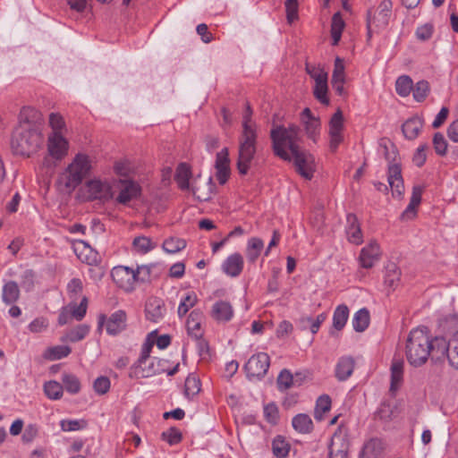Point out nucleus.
Listing matches in <instances>:
<instances>
[{
	"mask_svg": "<svg viewBox=\"0 0 458 458\" xmlns=\"http://www.w3.org/2000/svg\"><path fill=\"white\" fill-rule=\"evenodd\" d=\"M344 27H345V23L342 18L341 13L340 12L335 13L333 15L332 21H331V37H332V40H333L332 44L334 46L338 45Z\"/></svg>",
	"mask_w": 458,
	"mask_h": 458,
	"instance_id": "nucleus-34",
	"label": "nucleus"
},
{
	"mask_svg": "<svg viewBox=\"0 0 458 458\" xmlns=\"http://www.w3.org/2000/svg\"><path fill=\"white\" fill-rule=\"evenodd\" d=\"M198 301L197 295L195 293H189L180 302L178 307V316L180 318L186 315L191 308H192Z\"/></svg>",
	"mask_w": 458,
	"mask_h": 458,
	"instance_id": "nucleus-57",
	"label": "nucleus"
},
{
	"mask_svg": "<svg viewBox=\"0 0 458 458\" xmlns=\"http://www.w3.org/2000/svg\"><path fill=\"white\" fill-rule=\"evenodd\" d=\"M42 143V130L26 124L18 125L11 140V147L13 153L26 157H30L37 152Z\"/></svg>",
	"mask_w": 458,
	"mask_h": 458,
	"instance_id": "nucleus-4",
	"label": "nucleus"
},
{
	"mask_svg": "<svg viewBox=\"0 0 458 458\" xmlns=\"http://www.w3.org/2000/svg\"><path fill=\"white\" fill-rule=\"evenodd\" d=\"M222 269L229 276H238L243 269V258L240 253H233L226 258L222 264Z\"/></svg>",
	"mask_w": 458,
	"mask_h": 458,
	"instance_id": "nucleus-23",
	"label": "nucleus"
},
{
	"mask_svg": "<svg viewBox=\"0 0 458 458\" xmlns=\"http://www.w3.org/2000/svg\"><path fill=\"white\" fill-rule=\"evenodd\" d=\"M211 317L218 322H228L233 317V310L230 302L218 301L215 302L211 310Z\"/></svg>",
	"mask_w": 458,
	"mask_h": 458,
	"instance_id": "nucleus-25",
	"label": "nucleus"
},
{
	"mask_svg": "<svg viewBox=\"0 0 458 458\" xmlns=\"http://www.w3.org/2000/svg\"><path fill=\"white\" fill-rule=\"evenodd\" d=\"M215 167L216 176L220 184H225L231 174L228 148H224L216 154Z\"/></svg>",
	"mask_w": 458,
	"mask_h": 458,
	"instance_id": "nucleus-15",
	"label": "nucleus"
},
{
	"mask_svg": "<svg viewBox=\"0 0 458 458\" xmlns=\"http://www.w3.org/2000/svg\"><path fill=\"white\" fill-rule=\"evenodd\" d=\"M89 333V327L86 324H81L67 332L62 338V341H69L72 343L80 342L83 340Z\"/></svg>",
	"mask_w": 458,
	"mask_h": 458,
	"instance_id": "nucleus-36",
	"label": "nucleus"
},
{
	"mask_svg": "<svg viewBox=\"0 0 458 458\" xmlns=\"http://www.w3.org/2000/svg\"><path fill=\"white\" fill-rule=\"evenodd\" d=\"M347 225L345 228L348 241L355 245H360L363 242V235L360 225L356 215L349 213L346 216Z\"/></svg>",
	"mask_w": 458,
	"mask_h": 458,
	"instance_id": "nucleus-20",
	"label": "nucleus"
},
{
	"mask_svg": "<svg viewBox=\"0 0 458 458\" xmlns=\"http://www.w3.org/2000/svg\"><path fill=\"white\" fill-rule=\"evenodd\" d=\"M301 128L296 124H290L288 127L283 125L275 126L270 131L272 148L276 156L285 161H292L290 154L285 150V147L291 148L299 147L298 141L301 140Z\"/></svg>",
	"mask_w": 458,
	"mask_h": 458,
	"instance_id": "nucleus-5",
	"label": "nucleus"
},
{
	"mask_svg": "<svg viewBox=\"0 0 458 458\" xmlns=\"http://www.w3.org/2000/svg\"><path fill=\"white\" fill-rule=\"evenodd\" d=\"M200 380L194 375H189L185 379L184 394L188 398L193 397L200 391Z\"/></svg>",
	"mask_w": 458,
	"mask_h": 458,
	"instance_id": "nucleus-49",
	"label": "nucleus"
},
{
	"mask_svg": "<svg viewBox=\"0 0 458 458\" xmlns=\"http://www.w3.org/2000/svg\"><path fill=\"white\" fill-rule=\"evenodd\" d=\"M252 109L249 103L242 116V131L239 138L238 158L236 167L241 175L248 174L256 154V124L251 120Z\"/></svg>",
	"mask_w": 458,
	"mask_h": 458,
	"instance_id": "nucleus-1",
	"label": "nucleus"
},
{
	"mask_svg": "<svg viewBox=\"0 0 458 458\" xmlns=\"http://www.w3.org/2000/svg\"><path fill=\"white\" fill-rule=\"evenodd\" d=\"M381 251L376 241H370L360 250L359 260L363 268H371L380 259Z\"/></svg>",
	"mask_w": 458,
	"mask_h": 458,
	"instance_id": "nucleus-13",
	"label": "nucleus"
},
{
	"mask_svg": "<svg viewBox=\"0 0 458 458\" xmlns=\"http://www.w3.org/2000/svg\"><path fill=\"white\" fill-rule=\"evenodd\" d=\"M302 123L304 124L307 136L315 141L320 127L319 119L317 117L311 118L310 120L302 119Z\"/></svg>",
	"mask_w": 458,
	"mask_h": 458,
	"instance_id": "nucleus-58",
	"label": "nucleus"
},
{
	"mask_svg": "<svg viewBox=\"0 0 458 458\" xmlns=\"http://www.w3.org/2000/svg\"><path fill=\"white\" fill-rule=\"evenodd\" d=\"M91 160L89 156L79 153L72 163L61 173L57 179L59 190L65 193H72L89 175Z\"/></svg>",
	"mask_w": 458,
	"mask_h": 458,
	"instance_id": "nucleus-2",
	"label": "nucleus"
},
{
	"mask_svg": "<svg viewBox=\"0 0 458 458\" xmlns=\"http://www.w3.org/2000/svg\"><path fill=\"white\" fill-rule=\"evenodd\" d=\"M132 245L138 252L142 254L150 251L156 246V244L152 242L151 239L146 236L135 237L132 242Z\"/></svg>",
	"mask_w": 458,
	"mask_h": 458,
	"instance_id": "nucleus-54",
	"label": "nucleus"
},
{
	"mask_svg": "<svg viewBox=\"0 0 458 458\" xmlns=\"http://www.w3.org/2000/svg\"><path fill=\"white\" fill-rule=\"evenodd\" d=\"M380 147L384 148V156L385 158L388 161V165L398 164L396 162L398 157V150L390 140H382L380 142Z\"/></svg>",
	"mask_w": 458,
	"mask_h": 458,
	"instance_id": "nucleus-52",
	"label": "nucleus"
},
{
	"mask_svg": "<svg viewBox=\"0 0 458 458\" xmlns=\"http://www.w3.org/2000/svg\"><path fill=\"white\" fill-rule=\"evenodd\" d=\"M46 395L52 400H58L63 396L64 386L57 381L51 380L44 385Z\"/></svg>",
	"mask_w": 458,
	"mask_h": 458,
	"instance_id": "nucleus-46",
	"label": "nucleus"
},
{
	"mask_svg": "<svg viewBox=\"0 0 458 458\" xmlns=\"http://www.w3.org/2000/svg\"><path fill=\"white\" fill-rule=\"evenodd\" d=\"M349 309L346 305L341 304L336 307L333 315V327L336 330H342L348 319Z\"/></svg>",
	"mask_w": 458,
	"mask_h": 458,
	"instance_id": "nucleus-37",
	"label": "nucleus"
},
{
	"mask_svg": "<svg viewBox=\"0 0 458 458\" xmlns=\"http://www.w3.org/2000/svg\"><path fill=\"white\" fill-rule=\"evenodd\" d=\"M26 124L30 127L43 128V117L40 111L32 106H24L19 114V125Z\"/></svg>",
	"mask_w": 458,
	"mask_h": 458,
	"instance_id": "nucleus-17",
	"label": "nucleus"
},
{
	"mask_svg": "<svg viewBox=\"0 0 458 458\" xmlns=\"http://www.w3.org/2000/svg\"><path fill=\"white\" fill-rule=\"evenodd\" d=\"M72 352V349L67 345H57L48 350V359L51 360H61L67 357Z\"/></svg>",
	"mask_w": 458,
	"mask_h": 458,
	"instance_id": "nucleus-59",
	"label": "nucleus"
},
{
	"mask_svg": "<svg viewBox=\"0 0 458 458\" xmlns=\"http://www.w3.org/2000/svg\"><path fill=\"white\" fill-rule=\"evenodd\" d=\"M62 383L65 390L72 394H76L81 390V382L79 378L73 374H63Z\"/></svg>",
	"mask_w": 458,
	"mask_h": 458,
	"instance_id": "nucleus-43",
	"label": "nucleus"
},
{
	"mask_svg": "<svg viewBox=\"0 0 458 458\" xmlns=\"http://www.w3.org/2000/svg\"><path fill=\"white\" fill-rule=\"evenodd\" d=\"M191 177V171L186 163H181L175 174V181L181 190H190V179Z\"/></svg>",
	"mask_w": 458,
	"mask_h": 458,
	"instance_id": "nucleus-32",
	"label": "nucleus"
},
{
	"mask_svg": "<svg viewBox=\"0 0 458 458\" xmlns=\"http://www.w3.org/2000/svg\"><path fill=\"white\" fill-rule=\"evenodd\" d=\"M119 189L120 192L116 198V201L123 205L138 198L141 191L140 186L131 180H121L119 182Z\"/></svg>",
	"mask_w": 458,
	"mask_h": 458,
	"instance_id": "nucleus-16",
	"label": "nucleus"
},
{
	"mask_svg": "<svg viewBox=\"0 0 458 458\" xmlns=\"http://www.w3.org/2000/svg\"><path fill=\"white\" fill-rule=\"evenodd\" d=\"M293 427L300 433H310L313 428V422L309 415L300 413L293 417Z\"/></svg>",
	"mask_w": 458,
	"mask_h": 458,
	"instance_id": "nucleus-35",
	"label": "nucleus"
},
{
	"mask_svg": "<svg viewBox=\"0 0 458 458\" xmlns=\"http://www.w3.org/2000/svg\"><path fill=\"white\" fill-rule=\"evenodd\" d=\"M393 13L392 0H382L377 8L370 7L367 11V37L369 40L373 33L386 29Z\"/></svg>",
	"mask_w": 458,
	"mask_h": 458,
	"instance_id": "nucleus-6",
	"label": "nucleus"
},
{
	"mask_svg": "<svg viewBox=\"0 0 458 458\" xmlns=\"http://www.w3.org/2000/svg\"><path fill=\"white\" fill-rule=\"evenodd\" d=\"M273 454L277 458H285L290 451V445L285 441V439L277 436L272 443Z\"/></svg>",
	"mask_w": 458,
	"mask_h": 458,
	"instance_id": "nucleus-45",
	"label": "nucleus"
},
{
	"mask_svg": "<svg viewBox=\"0 0 458 458\" xmlns=\"http://www.w3.org/2000/svg\"><path fill=\"white\" fill-rule=\"evenodd\" d=\"M447 360L451 367L458 369V331L449 341Z\"/></svg>",
	"mask_w": 458,
	"mask_h": 458,
	"instance_id": "nucleus-48",
	"label": "nucleus"
},
{
	"mask_svg": "<svg viewBox=\"0 0 458 458\" xmlns=\"http://www.w3.org/2000/svg\"><path fill=\"white\" fill-rule=\"evenodd\" d=\"M345 81V73H344V60L340 57H336L335 60V66L332 74V81L331 82H344Z\"/></svg>",
	"mask_w": 458,
	"mask_h": 458,
	"instance_id": "nucleus-60",
	"label": "nucleus"
},
{
	"mask_svg": "<svg viewBox=\"0 0 458 458\" xmlns=\"http://www.w3.org/2000/svg\"><path fill=\"white\" fill-rule=\"evenodd\" d=\"M276 385L281 392L288 390L294 385V375L287 369H282L276 378Z\"/></svg>",
	"mask_w": 458,
	"mask_h": 458,
	"instance_id": "nucleus-41",
	"label": "nucleus"
},
{
	"mask_svg": "<svg viewBox=\"0 0 458 458\" xmlns=\"http://www.w3.org/2000/svg\"><path fill=\"white\" fill-rule=\"evenodd\" d=\"M430 355L431 359L435 361H442L448 355L449 341L447 342L445 337L436 336L432 338L429 336Z\"/></svg>",
	"mask_w": 458,
	"mask_h": 458,
	"instance_id": "nucleus-21",
	"label": "nucleus"
},
{
	"mask_svg": "<svg viewBox=\"0 0 458 458\" xmlns=\"http://www.w3.org/2000/svg\"><path fill=\"white\" fill-rule=\"evenodd\" d=\"M349 444L341 435L335 433L329 445V458H347Z\"/></svg>",
	"mask_w": 458,
	"mask_h": 458,
	"instance_id": "nucleus-22",
	"label": "nucleus"
},
{
	"mask_svg": "<svg viewBox=\"0 0 458 458\" xmlns=\"http://www.w3.org/2000/svg\"><path fill=\"white\" fill-rule=\"evenodd\" d=\"M168 362V360L164 359H159L154 357L151 359L148 367L141 368L140 369H136L133 373V377L137 378H144L149 377L154 375H159L166 371L165 365Z\"/></svg>",
	"mask_w": 458,
	"mask_h": 458,
	"instance_id": "nucleus-18",
	"label": "nucleus"
},
{
	"mask_svg": "<svg viewBox=\"0 0 458 458\" xmlns=\"http://www.w3.org/2000/svg\"><path fill=\"white\" fill-rule=\"evenodd\" d=\"M270 366V358L266 352L253 354L244 365L249 379H261L267 374Z\"/></svg>",
	"mask_w": 458,
	"mask_h": 458,
	"instance_id": "nucleus-10",
	"label": "nucleus"
},
{
	"mask_svg": "<svg viewBox=\"0 0 458 458\" xmlns=\"http://www.w3.org/2000/svg\"><path fill=\"white\" fill-rule=\"evenodd\" d=\"M84 191L87 200H99L102 202L109 201L114 197V192L110 183L106 181L98 179L89 180L84 185Z\"/></svg>",
	"mask_w": 458,
	"mask_h": 458,
	"instance_id": "nucleus-8",
	"label": "nucleus"
},
{
	"mask_svg": "<svg viewBox=\"0 0 458 458\" xmlns=\"http://www.w3.org/2000/svg\"><path fill=\"white\" fill-rule=\"evenodd\" d=\"M447 141L441 132H436L433 137V146L437 155L444 157L447 151Z\"/></svg>",
	"mask_w": 458,
	"mask_h": 458,
	"instance_id": "nucleus-61",
	"label": "nucleus"
},
{
	"mask_svg": "<svg viewBox=\"0 0 458 458\" xmlns=\"http://www.w3.org/2000/svg\"><path fill=\"white\" fill-rule=\"evenodd\" d=\"M380 147L384 148V156L385 158L388 161V165L398 164L396 162L398 157V150L390 140H382L380 142Z\"/></svg>",
	"mask_w": 458,
	"mask_h": 458,
	"instance_id": "nucleus-51",
	"label": "nucleus"
},
{
	"mask_svg": "<svg viewBox=\"0 0 458 458\" xmlns=\"http://www.w3.org/2000/svg\"><path fill=\"white\" fill-rule=\"evenodd\" d=\"M406 358L413 367L425 364L430 356L429 334L426 327L412 329L406 342Z\"/></svg>",
	"mask_w": 458,
	"mask_h": 458,
	"instance_id": "nucleus-3",
	"label": "nucleus"
},
{
	"mask_svg": "<svg viewBox=\"0 0 458 458\" xmlns=\"http://www.w3.org/2000/svg\"><path fill=\"white\" fill-rule=\"evenodd\" d=\"M401 271L394 262H388L385 267V285L394 290L400 281Z\"/></svg>",
	"mask_w": 458,
	"mask_h": 458,
	"instance_id": "nucleus-30",
	"label": "nucleus"
},
{
	"mask_svg": "<svg viewBox=\"0 0 458 458\" xmlns=\"http://www.w3.org/2000/svg\"><path fill=\"white\" fill-rule=\"evenodd\" d=\"M165 308L164 301L157 297H150L145 305L146 318L152 322H158L165 315Z\"/></svg>",
	"mask_w": 458,
	"mask_h": 458,
	"instance_id": "nucleus-19",
	"label": "nucleus"
},
{
	"mask_svg": "<svg viewBox=\"0 0 458 458\" xmlns=\"http://www.w3.org/2000/svg\"><path fill=\"white\" fill-rule=\"evenodd\" d=\"M387 181L392 188L394 197H402L404 192V184L402 176V168L400 164L388 165Z\"/></svg>",
	"mask_w": 458,
	"mask_h": 458,
	"instance_id": "nucleus-14",
	"label": "nucleus"
},
{
	"mask_svg": "<svg viewBox=\"0 0 458 458\" xmlns=\"http://www.w3.org/2000/svg\"><path fill=\"white\" fill-rule=\"evenodd\" d=\"M186 247V242L181 238L170 237L162 245L163 250L167 253H176Z\"/></svg>",
	"mask_w": 458,
	"mask_h": 458,
	"instance_id": "nucleus-50",
	"label": "nucleus"
},
{
	"mask_svg": "<svg viewBox=\"0 0 458 458\" xmlns=\"http://www.w3.org/2000/svg\"><path fill=\"white\" fill-rule=\"evenodd\" d=\"M331 409V398L327 394L320 395L316 402L314 417L317 420H322L324 413Z\"/></svg>",
	"mask_w": 458,
	"mask_h": 458,
	"instance_id": "nucleus-40",
	"label": "nucleus"
},
{
	"mask_svg": "<svg viewBox=\"0 0 458 458\" xmlns=\"http://www.w3.org/2000/svg\"><path fill=\"white\" fill-rule=\"evenodd\" d=\"M105 326L106 334L117 335L127 328V314L123 310L113 312L109 317L99 314L98 317V328L100 330Z\"/></svg>",
	"mask_w": 458,
	"mask_h": 458,
	"instance_id": "nucleus-7",
	"label": "nucleus"
},
{
	"mask_svg": "<svg viewBox=\"0 0 458 458\" xmlns=\"http://www.w3.org/2000/svg\"><path fill=\"white\" fill-rule=\"evenodd\" d=\"M381 450V442L378 439H370L362 449L361 454L366 456H377Z\"/></svg>",
	"mask_w": 458,
	"mask_h": 458,
	"instance_id": "nucleus-64",
	"label": "nucleus"
},
{
	"mask_svg": "<svg viewBox=\"0 0 458 458\" xmlns=\"http://www.w3.org/2000/svg\"><path fill=\"white\" fill-rule=\"evenodd\" d=\"M369 325V312L363 308L355 312L352 326L356 332H363Z\"/></svg>",
	"mask_w": 458,
	"mask_h": 458,
	"instance_id": "nucleus-38",
	"label": "nucleus"
},
{
	"mask_svg": "<svg viewBox=\"0 0 458 458\" xmlns=\"http://www.w3.org/2000/svg\"><path fill=\"white\" fill-rule=\"evenodd\" d=\"M355 367V360L352 356L341 357L335 369V376L339 381L347 380L352 374Z\"/></svg>",
	"mask_w": 458,
	"mask_h": 458,
	"instance_id": "nucleus-24",
	"label": "nucleus"
},
{
	"mask_svg": "<svg viewBox=\"0 0 458 458\" xmlns=\"http://www.w3.org/2000/svg\"><path fill=\"white\" fill-rule=\"evenodd\" d=\"M413 82L410 76L402 75L395 81L396 93L401 97H407L412 90Z\"/></svg>",
	"mask_w": 458,
	"mask_h": 458,
	"instance_id": "nucleus-42",
	"label": "nucleus"
},
{
	"mask_svg": "<svg viewBox=\"0 0 458 458\" xmlns=\"http://www.w3.org/2000/svg\"><path fill=\"white\" fill-rule=\"evenodd\" d=\"M47 154L55 161H61L69 150V141L64 133L50 132L47 140Z\"/></svg>",
	"mask_w": 458,
	"mask_h": 458,
	"instance_id": "nucleus-11",
	"label": "nucleus"
},
{
	"mask_svg": "<svg viewBox=\"0 0 458 458\" xmlns=\"http://www.w3.org/2000/svg\"><path fill=\"white\" fill-rule=\"evenodd\" d=\"M69 308L72 317L74 318L77 321H81L85 317L87 312L88 298L83 296L79 305L76 303H71Z\"/></svg>",
	"mask_w": 458,
	"mask_h": 458,
	"instance_id": "nucleus-55",
	"label": "nucleus"
},
{
	"mask_svg": "<svg viewBox=\"0 0 458 458\" xmlns=\"http://www.w3.org/2000/svg\"><path fill=\"white\" fill-rule=\"evenodd\" d=\"M289 150L296 172L303 178L310 180L315 172L314 157L308 152L301 150L299 147L291 146Z\"/></svg>",
	"mask_w": 458,
	"mask_h": 458,
	"instance_id": "nucleus-9",
	"label": "nucleus"
},
{
	"mask_svg": "<svg viewBox=\"0 0 458 458\" xmlns=\"http://www.w3.org/2000/svg\"><path fill=\"white\" fill-rule=\"evenodd\" d=\"M153 345L154 342L148 339L143 344L140 357L131 368V377H133V373L135 372V370L140 369L141 366L146 362V360L149 358Z\"/></svg>",
	"mask_w": 458,
	"mask_h": 458,
	"instance_id": "nucleus-39",
	"label": "nucleus"
},
{
	"mask_svg": "<svg viewBox=\"0 0 458 458\" xmlns=\"http://www.w3.org/2000/svg\"><path fill=\"white\" fill-rule=\"evenodd\" d=\"M48 125L52 129L51 132H55L57 134L64 133V131L66 130L64 119L59 113L49 114Z\"/></svg>",
	"mask_w": 458,
	"mask_h": 458,
	"instance_id": "nucleus-47",
	"label": "nucleus"
},
{
	"mask_svg": "<svg viewBox=\"0 0 458 458\" xmlns=\"http://www.w3.org/2000/svg\"><path fill=\"white\" fill-rule=\"evenodd\" d=\"M403 360H394L391 365V383L390 391L395 392L403 383Z\"/></svg>",
	"mask_w": 458,
	"mask_h": 458,
	"instance_id": "nucleus-28",
	"label": "nucleus"
},
{
	"mask_svg": "<svg viewBox=\"0 0 458 458\" xmlns=\"http://www.w3.org/2000/svg\"><path fill=\"white\" fill-rule=\"evenodd\" d=\"M20 298V288L15 281L6 282L2 290V300L6 305L14 304Z\"/></svg>",
	"mask_w": 458,
	"mask_h": 458,
	"instance_id": "nucleus-29",
	"label": "nucleus"
},
{
	"mask_svg": "<svg viewBox=\"0 0 458 458\" xmlns=\"http://www.w3.org/2000/svg\"><path fill=\"white\" fill-rule=\"evenodd\" d=\"M264 248V242L258 237L249 239L246 247V258L249 262L255 263Z\"/></svg>",
	"mask_w": 458,
	"mask_h": 458,
	"instance_id": "nucleus-31",
	"label": "nucleus"
},
{
	"mask_svg": "<svg viewBox=\"0 0 458 458\" xmlns=\"http://www.w3.org/2000/svg\"><path fill=\"white\" fill-rule=\"evenodd\" d=\"M429 83L421 80L416 83V85L412 86L413 98L417 102H422L428 97L429 92Z\"/></svg>",
	"mask_w": 458,
	"mask_h": 458,
	"instance_id": "nucleus-56",
	"label": "nucleus"
},
{
	"mask_svg": "<svg viewBox=\"0 0 458 458\" xmlns=\"http://www.w3.org/2000/svg\"><path fill=\"white\" fill-rule=\"evenodd\" d=\"M214 187L215 184L213 183L212 178L209 177L208 182H205L202 187L193 185L191 187V191L199 201H208L212 198Z\"/></svg>",
	"mask_w": 458,
	"mask_h": 458,
	"instance_id": "nucleus-33",
	"label": "nucleus"
},
{
	"mask_svg": "<svg viewBox=\"0 0 458 458\" xmlns=\"http://www.w3.org/2000/svg\"><path fill=\"white\" fill-rule=\"evenodd\" d=\"M286 19L288 23H293L298 19L299 4L298 0H286L284 3Z\"/></svg>",
	"mask_w": 458,
	"mask_h": 458,
	"instance_id": "nucleus-62",
	"label": "nucleus"
},
{
	"mask_svg": "<svg viewBox=\"0 0 458 458\" xmlns=\"http://www.w3.org/2000/svg\"><path fill=\"white\" fill-rule=\"evenodd\" d=\"M327 79L319 80L315 82L313 89L314 97L323 105L329 104V98H327Z\"/></svg>",
	"mask_w": 458,
	"mask_h": 458,
	"instance_id": "nucleus-44",
	"label": "nucleus"
},
{
	"mask_svg": "<svg viewBox=\"0 0 458 458\" xmlns=\"http://www.w3.org/2000/svg\"><path fill=\"white\" fill-rule=\"evenodd\" d=\"M153 267H155L153 264L138 266L136 270H134L135 283L150 282Z\"/></svg>",
	"mask_w": 458,
	"mask_h": 458,
	"instance_id": "nucleus-53",
	"label": "nucleus"
},
{
	"mask_svg": "<svg viewBox=\"0 0 458 458\" xmlns=\"http://www.w3.org/2000/svg\"><path fill=\"white\" fill-rule=\"evenodd\" d=\"M111 276L114 284L125 292H131L135 288L134 269L117 266L111 270Z\"/></svg>",
	"mask_w": 458,
	"mask_h": 458,
	"instance_id": "nucleus-12",
	"label": "nucleus"
},
{
	"mask_svg": "<svg viewBox=\"0 0 458 458\" xmlns=\"http://www.w3.org/2000/svg\"><path fill=\"white\" fill-rule=\"evenodd\" d=\"M423 127V120L419 116L408 119L402 126L404 137L408 140H414L418 137Z\"/></svg>",
	"mask_w": 458,
	"mask_h": 458,
	"instance_id": "nucleus-27",
	"label": "nucleus"
},
{
	"mask_svg": "<svg viewBox=\"0 0 458 458\" xmlns=\"http://www.w3.org/2000/svg\"><path fill=\"white\" fill-rule=\"evenodd\" d=\"M161 437L170 445H177L182 441V433L176 428H170L168 430L164 431Z\"/></svg>",
	"mask_w": 458,
	"mask_h": 458,
	"instance_id": "nucleus-63",
	"label": "nucleus"
},
{
	"mask_svg": "<svg viewBox=\"0 0 458 458\" xmlns=\"http://www.w3.org/2000/svg\"><path fill=\"white\" fill-rule=\"evenodd\" d=\"M424 191V187L420 185H414L412 188V193L410 199V203L407 208L403 210L401 215L402 220H409L415 217L417 207L420 204L421 195Z\"/></svg>",
	"mask_w": 458,
	"mask_h": 458,
	"instance_id": "nucleus-26",
	"label": "nucleus"
}]
</instances>
